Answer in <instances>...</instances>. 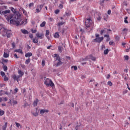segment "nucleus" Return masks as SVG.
<instances>
[{
  "instance_id": "a19ab883",
  "label": "nucleus",
  "mask_w": 130,
  "mask_h": 130,
  "mask_svg": "<svg viewBox=\"0 0 130 130\" xmlns=\"http://www.w3.org/2000/svg\"><path fill=\"white\" fill-rule=\"evenodd\" d=\"M128 92V90H125L123 91V95L126 94Z\"/></svg>"
},
{
  "instance_id": "13d9d810",
  "label": "nucleus",
  "mask_w": 130,
  "mask_h": 130,
  "mask_svg": "<svg viewBox=\"0 0 130 130\" xmlns=\"http://www.w3.org/2000/svg\"><path fill=\"white\" fill-rule=\"evenodd\" d=\"M3 92V90H0V96H3V95H4V93Z\"/></svg>"
},
{
  "instance_id": "c85d7f7f",
  "label": "nucleus",
  "mask_w": 130,
  "mask_h": 130,
  "mask_svg": "<svg viewBox=\"0 0 130 130\" xmlns=\"http://www.w3.org/2000/svg\"><path fill=\"white\" fill-rule=\"evenodd\" d=\"M63 24H64V22H59V23H57V26L59 27V26L63 25Z\"/></svg>"
},
{
  "instance_id": "864d4df0",
  "label": "nucleus",
  "mask_w": 130,
  "mask_h": 130,
  "mask_svg": "<svg viewBox=\"0 0 130 130\" xmlns=\"http://www.w3.org/2000/svg\"><path fill=\"white\" fill-rule=\"evenodd\" d=\"M11 11H12V12H13V13H16V10H15V8H11Z\"/></svg>"
},
{
  "instance_id": "680f3d73",
  "label": "nucleus",
  "mask_w": 130,
  "mask_h": 130,
  "mask_svg": "<svg viewBox=\"0 0 130 130\" xmlns=\"http://www.w3.org/2000/svg\"><path fill=\"white\" fill-rule=\"evenodd\" d=\"M101 48L102 49H105V46L104 45H102Z\"/></svg>"
},
{
  "instance_id": "c9c22d12",
  "label": "nucleus",
  "mask_w": 130,
  "mask_h": 130,
  "mask_svg": "<svg viewBox=\"0 0 130 130\" xmlns=\"http://www.w3.org/2000/svg\"><path fill=\"white\" fill-rule=\"evenodd\" d=\"M43 7H44V5H41L38 6V8H40V11H41V10H42V8H43Z\"/></svg>"
},
{
  "instance_id": "a211bd4d",
  "label": "nucleus",
  "mask_w": 130,
  "mask_h": 130,
  "mask_svg": "<svg viewBox=\"0 0 130 130\" xmlns=\"http://www.w3.org/2000/svg\"><path fill=\"white\" fill-rule=\"evenodd\" d=\"M8 126V122H6L5 124L2 126L3 130L7 129V127Z\"/></svg>"
},
{
  "instance_id": "0e129e2a",
  "label": "nucleus",
  "mask_w": 130,
  "mask_h": 130,
  "mask_svg": "<svg viewBox=\"0 0 130 130\" xmlns=\"http://www.w3.org/2000/svg\"><path fill=\"white\" fill-rule=\"evenodd\" d=\"M111 14V10H109L108 11V15H110Z\"/></svg>"
},
{
  "instance_id": "a18cd8bd",
  "label": "nucleus",
  "mask_w": 130,
  "mask_h": 130,
  "mask_svg": "<svg viewBox=\"0 0 130 130\" xmlns=\"http://www.w3.org/2000/svg\"><path fill=\"white\" fill-rule=\"evenodd\" d=\"M3 101H5V102H7V101H8V98L7 97L3 98Z\"/></svg>"
},
{
  "instance_id": "5fc2aeb1",
  "label": "nucleus",
  "mask_w": 130,
  "mask_h": 130,
  "mask_svg": "<svg viewBox=\"0 0 130 130\" xmlns=\"http://www.w3.org/2000/svg\"><path fill=\"white\" fill-rule=\"evenodd\" d=\"M14 91L15 92V94H16L18 92V91H19V89H18V88H15Z\"/></svg>"
},
{
  "instance_id": "774afa93",
  "label": "nucleus",
  "mask_w": 130,
  "mask_h": 130,
  "mask_svg": "<svg viewBox=\"0 0 130 130\" xmlns=\"http://www.w3.org/2000/svg\"><path fill=\"white\" fill-rule=\"evenodd\" d=\"M110 74H108L106 77L107 79H109V78H110Z\"/></svg>"
},
{
  "instance_id": "ddd939ff",
  "label": "nucleus",
  "mask_w": 130,
  "mask_h": 130,
  "mask_svg": "<svg viewBox=\"0 0 130 130\" xmlns=\"http://www.w3.org/2000/svg\"><path fill=\"white\" fill-rule=\"evenodd\" d=\"M11 11L10 10H6L0 12L1 15H6V14H9Z\"/></svg>"
},
{
  "instance_id": "2eb2a0df",
  "label": "nucleus",
  "mask_w": 130,
  "mask_h": 130,
  "mask_svg": "<svg viewBox=\"0 0 130 130\" xmlns=\"http://www.w3.org/2000/svg\"><path fill=\"white\" fill-rule=\"evenodd\" d=\"M20 31L22 34H29V32L26 29H21Z\"/></svg>"
},
{
  "instance_id": "72a5a7b5",
  "label": "nucleus",
  "mask_w": 130,
  "mask_h": 130,
  "mask_svg": "<svg viewBox=\"0 0 130 130\" xmlns=\"http://www.w3.org/2000/svg\"><path fill=\"white\" fill-rule=\"evenodd\" d=\"M66 16H67V17H70V16H71V12H66Z\"/></svg>"
},
{
  "instance_id": "0eeeda50",
  "label": "nucleus",
  "mask_w": 130,
  "mask_h": 130,
  "mask_svg": "<svg viewBox=\"0 0 130 130\" xmlns=\"http://www.w3.org/2000/svg\"><path fill=\"white\" fill-rule=\"evenodd\" d=\"M91 24H92V19H91V18H87L85 20V26L87 28H89V27H90V26H91Z\"/></svg>"
},
{
  "instance_id": "69168bd1",
  "label": "nucleus",
  "mask_w": 130,
  "mask_h": 130,
  "mask_svg": "<svg viewBox=\"0 0 130 130\" xmlns=\"http://www.w3.org/2000/svg\"><path fill=\"white\" fill-rule=\"evenodd\" d=\"M12 46L13 48H15V43H12Z\"/></svg>"
},
{
  "instance_id": "338daca9",
  "label": "nucleus",
  "mask_w": 130,
  "mask_h": 130,
  "mask_svg": "<svg viewBox=\"0 0 130 130\" xmlns=\"http://www.w3.org/2000/svg\"><path fill=\"white\" fill-rule=\"evenodd\" d=\"M29 38H31V39H32L33 38V35L32 34H30L29 35Z\"/></svg>"
},
{
  "instance_id": "58836bf2",
  "label": "nucleus",
  "mask_w": 130,
  "mask_h": 130,
  "mask_svg": "<svg viewBox=\"0 0 130 130\" xmlns=\"http://www.w3.org/2000/svg\"><path fill=\"white\" fill-rule=\"evenodd\" d=\"M22 12H23L24 15H25V16H27L28 15L27 14V11H26V10H25L24 9L22 10Z\"/></svg>"
},
{
  "instance_id": "f3484780",
  "label": "nucleus",
  "mask_w": 130,
  "mask_h": 130,
  "mask_svg": "<svg viewBox=\"0 0 130 130\" xmlns=\"http://www.w3.org/2000/svg\"><path fill=\"white\" fill-rule=\"evenodd\" d=\"M32 54L31 52H28L25 53V57H30V56H32Z\"/></svg>"
},
{
  "instance_id": "473e14b6",
  "label": "nucleus",
  "mask_w": 130,
  "mask_h": 130,
  "mask_svg": "<svg viewBox=\"0 0 130 130\" xmlns=\"http://www.w3.org/2000/svg\"><path fill=\"white\" fill-rule=\"evenodd\" d=\"M15 124L17 126V127H21V124L18 123V122H15Z\"/></svg>"
},
{
  "instance_id": "4d7b16f0",
  "label": "nucleus",
  "mask_w": 130,
  "mask_h": 130,
  "mask_svg": "<svg viewBox=\"0 0 130 130\" xmlns=\"http://www.w3.org/2000/svg\"><path fill=\"white\" fill-rule=\"evenodd\" d=\"M98 21H101V17H100V16L99 15L98 17L96 18Z\"/></svg>"
},
{
  "instance_id": "9d476101",
  "label": "nucleus",
  "mask_w": 130,
  "mask_h": 130,
  "mask_svg": "<svg viewBox=\"0 0 130 130\" xmlns=\"http://www.w3.org/2000/svg\"><path fill=\"white\" fill-rule=\"evenodd\" d=\"M108 32V29L107 28H104V29H102L100 31V34L101 35H103V34H106V33Z\"/></svg>"
},
{
  "instance_id": "052dcab7",
  "label": "nucleus",
  "mask_w": 130,
  "mask_h": 130,
  "mask_svg": "<svg viewBox=\"0 0 130 130\" xmlns=\"http://www.w3.org/2000/svg\"><path fill=\"white\" fill-rule=\"evenodd\" d=\"M14 56L15 57V58H19V57H18V55H17V54H14Z\"/></svg>"
},
{
  "instance_id": "4be33fe9",
  "label": "nucleus",
  "mask_w": 130,
  "mask_h": 130,
  "mask_svg": "<svg viewBox=\"0 0 130 130\" xmlns=\"http://www.w3.org/2000/svg\"><path fill=\"white\" fill-rule=\"evenodd\" d=\"M54 38H59V33L56 32L54 35Z\"/></svg>"
},
{
  "instance_id": "09e8293b",
  "label": "nucleus",
  "mask_w": 130,
  "mask_h": 130,
  "mask_svg": "<svg viewBox=\"0 0 130 130\" xmlns=\"http://www.w3.org/2000/svg\"><path fill=\"white\" fill-rule=\"evenodd\" d=\"M42 66L43 67H44V66H45V61H44V60L42 61Z\"/></svg>"
},
{
  "instance_id": "39448f33",
  "label": "nucleus",
  "mask_w": 130,
  "mask_h": 130,
  "mask_svg": "<svg viewBox=\"0 0 130 130\" xmlns=\"http://www.w3.org/2000/svg\"><path fill=\"white\" fill-rule=\"evenodd\" d=\"M44 84L47 87H49V86H50V87H54V83L49 78L46 79Z\"/></svg>"
},
{
  "instance_id": "8fccbe9b",
  "label": "nucleus",
  "mask_w": 130,
  "mask_h": 130,
  "mask_svg": "<svg viewBox=\"0 0 130 130\" xmlns=\"http://www.w3.org/2000/svg\"><path fill=\"white\" fill-rule=\"evenodd\" d=\"M108 85H109V86H112V82H111V81H108Z\"/></svg>"
},
{
  "instance_id": "9b49d317",
  "label": "nucleus",
  "mask_w": 130,
  "mask_h": 130,
  "mask_svg": "<svg viewBox=\"0 0 130 130\" xmlns=\"http://www.w3.org/2000/svg\"><path fill=\"white\" fill-rule=\"evenodd\" d=\"M39 113V110H38V108H36L35 112H32V114L34 116H38V114Z\"/></svg>"
},
{
  "instance_id": "37998d69",
  "label": "nucleus",
  "mask_w": 130,
  "mask_h": 130,
  "mask_svg": "<svg viewBox=\"0 0 130 130\" xmlns=\"http://www.w3.org/2000/svg\"><path fill=\"white\" fill-rule=\"evenodd\" d=\"M59 9H62L63 8V5L62 4H59L58 6Z\"/></svg>"
},
{
  "instance_id": "3c124183",
  "label": "nucleus",
  "mask_w": 130,
  "mask_h": 130,
  "mask_svg": "<svg viewBox=\"0 0 130 130\" xmlns=\"http://www.w3.org/2000/svg\"><path fill=\"white\" fill-rule=\"evenodd\" d=\"M31 31L32 33H36V32H37V29L34 30V29H31Z\"/></svg>"
},
{
  "instance_id": "e2e57ef3",
  "label": "nucleus",
  "mask_w": 130,
  "mask_h": 130,
  "mask_svg": "<svg viewBox=\"0 0 130 130\" xmlns=\"http://www.w3.org/2000/svg\"><path fill=\"white\" fill-rule=\"evenodd\" d=\"M104 37H106L107 38H109V35H105Z\"/></svg>"
},
{
  "instance_id": "1a4fd4ad",
  "label": "nucleus",
  "mask_w": 130,
  "mask_h": 130,
  "mask_svg": "<svg viewBox=\"0 0 130 130\" xmlns=\"http://www.w3.org/2000/svg\"><path fill=\"white\" fill-rule=\"evenodd\" d=\"M88 59H91V60H93V61H95L96 57H94L92 55H89L84 58V60H88Z\"/></svg>"
},
{
  "instance_id": "f704fd0d",
  "label": "nucleus",
  "mask_w": 130,
  "mask_h": 130,
  "mask_svg": "<svg viewBox=\"0 0 130 130\" xmlns=\"http://www.w3.org/2000/svg\"><path fill=\"white\" fill-rule=\"evenodd\" d=\"M59 12H60L59 10L57 9L55 10L54 13L55 14H56V15H57L58 14H59Z\"/></svg>"
},
{
  "instance_id": "49530a36",
  "label": "nucleus",
  "mask_w": 130,
  "mask_h": 130,
  "mask_svg": "<svg viewBox=\"0 0 130 130\" xmlns=\"http://www.w3.org/2000/svg\"><path fill=\"white\" fill-rule=\"evenodd\" d=\"M73 68H74V71H77V70H78V67H77V66H72V69H73Z\"/></svg>"
},
{
  "instance_id": "bb28decb",
  "label": "nucleus",
  "mask_w": 130,
  "mask_h": 130,
  "mask_svg": "<svg viewBox=\"0 0 130 130\" xmlns=\"http://www.w3.org/2000/svg\"><path fill=\"white\" fill-rule=\"evenodd\" d=\"M108 52H109V50L108 49H107L104 51V54L105 55L108 54Z\"/></svg>"
},
{
  "instance_id": "6ab92c4d",
  "label": "nucleus",
  "mask_w": 130,
  "mask_h": 130,
  "mask_svg": "<svg viewBox=\"0 0 130 130\" xmlns=\"http://www.w3.org/2000/svg\"><path fill=\"white\" fill-rule=\"evenodd\" d=\"M10 56V54L9 53H6V52H4V57L5 58H7Z\"/></svg>"
},
{
  "instance_id": "6e6d98bb",
  "label": "nucleus",
  "mask_w": 130,
  "mask_h": 130,
  "mask_svg": "<svg viewBox=\"0 0 130 130\" xmlns=\"http://www.w3.org/2000/svg\"><path fill=\"white\" fill-rule=\"evenodd\" d=\"M114 42L113 41H110L109 42V45H113Z\"/></svg>"
},
{
  "instance_id": "c03bdc74",
  "label": "nucleus",
  "mask_w": 130,
  "mask_h": 130,
  "mask_svg": "<svg viewBox=\"0 0 130 130\" xmlns=\"http://www.w3.org/2000/svg\"><path fill=\"white\" fill-rule=\"evenodd\" d=\"M34 3H30V4H29L28 7H29V8H31V7H34Z\"/></svg>"
},
{
  "instance_id": "603ef678",
  "label": "nucleus",
  "mask_w": 130,
  "mask_h": 130,
  "mask_svg": "<svg viewBox=\"0 0 130 130\" xmlns=\"http://www.w3.org/2000/svg\"><path fill=\"white\" fill-rule=\"evenodd\" d=\"M41 11V10H40V9H39V8L36 9V13H40Z\"/></svg>"
},
{
  "instance_id": "4c0bfd02",
  "label": "nucleus",
  "mask_w": 130,
  "mask_h": 130,
  "mask_svg": "<svg viewBox=\"0 0 130 130\" xmlns=\"http://www.w3.org/2000/svg\"><path fill=\"white\" fill-rule=\"evenodd\" d=\"M1 76H2V77H5V76H6V73H5V72H3V71H2V72H1Z\"/></svg>"
},
{
  "instance_id": "7c9ffc66",
  "label": "nucleus",
  "mask_w": 130,
  "mask_h": 130,
  "mask_svg": "<svg viewBox=\"0 0 130 130\" xmlns=\"http://www.w3.org/2000/svg\"><path fill=\"white\" fill-rule=\"evenodd\" d=\"M2 64H4V62H8V61H9V60L8 59H3L2 60Z\"/></svg>"
},
{
  "instance_id": "4468645a",
  "label": "nucleus",
  "mask_w": 130,
  "mask_h": 130,
  "mask_svg": "<svg viewBox=\"0 0 130 130\" xmlns=\"http://www.w3.org/2000/svg\"><path fill=\"white\" fill-rule=\"evenodd\" d=\"M45 112H46L47 113H48V112H49V110H46V109H42L40 111V114H44Z\"/></svg>"
},
{
  "instance_id": "20e7f679",
  "label": "nucleus",
  "mask_w": 130,
  "mask_h": 130,
  "mask_svg": "<svg viewBox=\"0 0 130 130\" xmlns=\"http://www.w3.org/2000/svg\"><path fill=\"white\" fill-rule=\"evenodd\" d=\"M54 58H55V61L57 62L56 67H59V66H61L62 64V62L60 61V57L57 54H54L53 55Z\"/></svg>"
},
{
  "instance_id": "de8ad7c7",
  "label": "nucleus",
  "mask_w": 130,
  "mask_h": 130,
  "mask_svg": "<svg viewBox=\"0 0 130 130\" xmlns=\"http://www.w3.org/2000/svg\"><path fill=\"white\" fill-rule=\"evenodd\" d=\"M4 81H9V77H7V76L4 77Z\"/></svg>"
},
{
  "instance_id": "5701e85b",
  "label": "nucleus",
  "mask_w": 130,
  "mask_h": 130,
  "mask_svg": "<svg viewBox=\"0 0 130 130\" xmlns=\"http://www.w3.org/2000/svg\"><path fill=\"white\" fill-rule=\"evenodd\" d=\"M38 102H39V100L38 99H36L34 102V106H37V104H38Z\"/></svg>"
},
{
  "instance_id": "f03ea898",
  "label": "nucleus",
  "mask_w": 130,
  "mask_h": 130,
  "mask_svg": "<svg viewBox=\"0 0 130 130\" xmlns=\"http://www.w3.org/2000/svg\"><path fill=\"white\" fill-rule=\"evenodd\" d=\"M18 73L19 75H16V74L12 75L13 80L17 81V82H19V81H20V78H22L23 76H24V72H22L21 70H18Z\"/></svg>"
},
{
  "instance_id": "e433bc0d",
  "label": "nucleus",
  "mask_w": 130,
  "mask_h": 130,
  "mask_svg": "<svg viewBox=\"0 0 130 130\" xmlns=\"http://www.w3.org/2000/svg\"><path fill=\"white\" fill-rule=\"evenodd\" d=\"M124 58L125 60H127L129 58V57H128V55H125L124 56Z\"/></svg>"
},
{
  "instance_id": "b1692460",
  "label": "nucleus",
  "mask_w": 130,
  "mask_h": 130,
  "mask_svg": "<svg viewBox=\"0 0 130 130\" xmlns=\"http://www.w3.org/2000/svg\"><path fill=\"white\" fill-rule=\"evenodd\" d=\"M30 61H31V59L30 58H28L26 60L25 63V64H29Z\"/></svg>"
},
{
  "instance_id": "bf43d9fd",
  "label": "nucleus",
  "mask_w": 130,
  "mask_h": 130,
  "mask_svg": "<svg viewBox=\"0 0 130 130\" xmlns=\"http://www.w3.org/2000/svg\"><path fill=\"white\" fill-rule=\"evenodd\" d=\"M22 93H23V94H25V93H26V89L23 88L22 89Z\"/></svg>"
},
{
  "instance_id": "a878e982",
  "label": "nucleus",
  "mask_w": 130,
  "mask_h": 130,
  "mask_svg": "<svg viewBox=\"0 0 130 130\" xmlns=\"http://www.w3.org/2000/svg\"><path fill=\"white\" fill-rule=\"evenodd\" d=\"M124 22L125 23V24H128V21H127V16L125 17Z\"/></svg>"
},
{
  "instance_id": "423d86ee",
  "label": "nucleus",
  "mask_w": 130,
  "mask_h": 130,
  "mask_svg": "<svg viewBox=\"0 0 130 130\" xmlns=\"http://www.w3.org/2000/svg\"><path fill=\"white\" fill-rule=\"evenodd\" d=\"M96 38L93 40L94 42H98V43H100L102 42L104 38L103 37H99V35L96 34H95Z\"/></svg>"
},
{
  "instance_id": "7ed1b4c3",
  "label": "nucleus",
  "mask_w": 130,
  "mask_h": 130,
  "mask_svg": "<svg viewBox=\"0 0 130 130\" xmlns=\"http://www.w3.org/2000/svg\"><path fill=\"white\" fill-rule=\"evenodd\" d=\"M1 30H3V32H2V36L4 37H6L7 36V38H10L11 37V35H12V33L10 30H8L5 28H2Z\"/></svg>"
},
{
  "instance_id": "393cba45",
  "label": "nucleus",
  "mask_w": 130,
  "mask_h": 130,
  "mask_svg": "<svg viewBox=\"0 0 130 130\" xmlns=\"http://www.w3.org/2000/svg\"><path fill=\"white\" fill-rule=\"evenodd\" d=\"M45 25H46V22L45 21H43L41 24H40V27H41L42 28L44 27V26H45Z\"/></svg>"
},
{
  "instance_id": "f8f14e48",
  "label": "nucleus",
  "mask_w": 130,
  "mask_h": 130,
  "mask_svg": "<svg viewBox=\"0 0 130 130\" xmlns=\"http://www.w3.org/2000/svg\"><path fill=\"white\" fill-rule=\"evenodd\" d=\"M10 103L11 104V105H12L13 106L18 104V102L16 101H15V100H13L12 101H11L10 100Z\"/></svg>"
},
{
  "instance_id": "6e6552de",
  "label": "nucleus",
  "mask_w": 130,
  "mask_h": 130,
  "mask_svg": "<svg viewBox=\"0 0 130 130\" xmlns=\"http://www.w3.org/2000/svg\"><path fill=\"white\" fill-rule=\"evenodd\" d=\"M36 36L39 39H43V38H44V34L38 31L36 34Z\"/></svg>"
},
{
  "instance_id": "ea45409f",
  "label": "nucleus",
  "mask_w": 130,
  "mask_h": 130,
  "mask_svg": "<svg viewBox=\"0 0 130 130\" xmlns=\"http://www.w3.org/2000/svg\"><path fill=\"white\" fill-rule=\"evenodd\" d=\"M115 39L116 41H119V37L118 36H116Z\"/></svg>"
},
{
  "instance_id": "f257e3e1",
  "label": "nucleus",
  "mask_w": 130,
  "mask_h": 130,
  "mask_svg": "<svg viewBox=\"0 0 130 130\" xmlns=\"http://www.w3.org/2000/svg\"><path fill=\"white\" fill-rule=\"evenodd\" d=\"M6 19L10 21V24H12L13 25H17V26H19V25H23L25 21H22V16L20 14H17L16 15H10L9 16L5 15Z\"/></svg>"
},
{
  "instance_id": "412c9836",
  "label": "nucleus",
  "mask_w": 130,
  "mask_h": 130,
  "mask_svg": "<svg viewBox=\"0 0 130 130\" xmlns=\"http://www.w3.org/2000/svg\"><path fill=\"white\" fill-rule=\"evenodd\" d=\"M50 33V32L49 31V30H46L45 36H46V37H47V38L48 39H49V38L48 37V35H49Z\"/></svg>"
},
{
  "instance_id": "dca6fc26",
  "label": "nucleus",
  "mask_w": 130,
  "mask_h": 130,
  "mask_svg": "<svg viewBox=\"0 0 130 130\" xmlns=\"http://www.w3.org/2000/svg\"><path fill=\"white\" fill-rule=\"evenodd\" d=\"M39 39L37 37H35L34 39H32L33 43H38V40Z\"/></svg>"
},
{
  "instance_id": "aec40b11",
  "label": "nucleus",
  "mask_w": 130,
  "mask_h": 130,
  "mask_svg": "<svg viewBox=\"0 0 130 130\" xmlns=\"http://www.w3.org/2000/svg\"><path fill=\"white\" fill-rule=\"evenodd\" d=\"M15 52H18L19 53H20L21 54H23V51L20 49H17V50H15L14 51Z\"/></svg>"
},
{
  "instance_id": "c756f323",
  "label": "nucleus",
  "mask_w": 130,
  "mask_h": 130,
  "mask_svg": "<svg viewBox=\"0 0 130 130\" xmlns=\"http://www.w3.org/2000/svg\"><path fill=\"white\" fill-rule=\"evenodd\" d=\"M3 70H4V72H7V71H8V67H7L6 66H4Z\"/></svg>"
},
{
  "instance_id": "79ce46f5",
  "label": "nucleus",
  "mask_w": 130,
  "mask_h": 130,
  "mask_svg": "<svg viewBox=\"0 0 130 130\" xmlns=\"http://www.w3.org/2000/svg\"><path fill=\"white\" fill-rule=\"evenodd\" d=\"M2 10H8V7L7 6H3L2 7Z\"/></svg>"
},
{
  "instance_id": "2f4dec72",
  "label": "nucleus",
  "mask_w": 130,
  "mask_h": 130,
  "mask_svg": "<svg viewBox=\"0 0 130 130\" xmlns=\"http://www.w3.org/2000/svg\"><path fill=\"white\" fill-rule=\"evenodd\" d=\"M5 114V111H4L3 110H1L0 109V115L2 116L4 115Z\"/></svg>"
},
{
  "instance_id": "cd10ccee",
  "label": "nucleus",
  "mask_w": 130,
  "mask_h": 130,
  "mask_svg": "<svg viewBox=\"0 0 130 130\" xmlns=\"http://www.w3.org/2000/svg\"><path fill=\"white\" fill-rule=\"evenodd\" d=\"M58 51H59V52H62V47L59 46L58 47Z\"/></svg>"
}]
</instances>
